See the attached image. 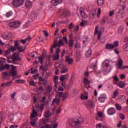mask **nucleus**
I'll list each match as a JSON object with an SVG mask.
<instances>
[{
    "instance_id": "f257e3e1",
    "label": "nucleus",
    "mask_w": 128,
    "mask_h": 128,
    "mask_svg": "<svg viewBox=\"0 0 128 128\" xmlns=\"http://www.w3.org/2000/svg\"><path fill=\"white\" fill-rule=\"evenodd\" d=\"M69 124L72 128H78L80 124H84V118L81 117L78 120H70Z\"/></svg>"
},
{
    "instance_id": "f03ea898",
    "label": "nucleus",
    "mask_w": 128,
    "mask_h": 128,
    "mask_svg": "<svg viewBox=\"0 0 128 128\" xmlns=\"http://www.w3.org/2000/svg\"><path fill=\"white\" fill-rule=\"evenodd\" d=\"M12 4L14 8H20L24 4V0H14Z\"/></svg>"
},
{
    "instance_id": "7ed1b4c3",
    "label": "nucleus",
    "mask_w": 128,
    "mask_h": 128,
    "mask_svg": "<svg viewBox=\"0 0 128 128\" xmlns=\"http://www.w3.org/2000/svg\"><path fill=\"white\" fill-rule=\"evenodd\" d=\"M22 26V23L18 21H15L9 23V26L11 28H18Z\"/></svg>"
},
{
    "instance_id": "20e7f679",
    "label": "nucleus",
    "mask_w": 128,
    "mask_h": 128,
    "mask_svg": "<svg viewBox=\"0 0 128 128\" xmlns=\"http://www.w3.org/2000/svg\"><path fill=\"white\" fill-rule=\"evenodd\" d=\"M58 94L56 95V96H58V98H62V102H64L68 98V92H66L65 93L57 92Z\"/></svg>"
},
{
    "instance_id": "39448f33",
    "label": "nucleus",
    "mask_w": 128,
    "mask_h": 128,
    "mask_svg": "<svg viewBox=\"0 0 128 128\" xmlns=\"http://www.w3.org/2000/svg\"><path fill=\"white\" fill-rule=\"evenodd\" d=\"M38 18V14L36 12H32L29 16V20H30L31 22H34Z\"/></svg>"
},
{
    "instance_id": "423d86ee",
    "label": "nucleus",
    "mask_w": 128,
    "mask_h": 128,
    "mask_svg": "<svg viewBox=\"0 0 128 128\" xmlns=\"http://www.w3.org/2000/svg\"><path fill=\"white\" fill-rule=\"evenodd\" d=\"M12 68V70H10V76H18V72H16V66H14L13 65L11 66Z\"/></svg>"
},
{
    "instance_id": "0eeeda50",
    "label": "nucleus",
    "mask_w": 128,
    "mask_h": 128,
    "mask_svg": "<svg viewBox=\"0 0 128 128\" xmlns=\"http://www.w3.org/2000/svg\"><path fill=\"white\" fill-rule=\"evenodd\" d=\"M10 64H6L4 66L2 64V61H0V72H3L5 70H9L10 69Z\"/></svg>"
},
{
    "instance_id": "6e6552de",
    "label": "nucleus",
    "mask_w": 128,
    "mask_h": 128,
    "mask_svg": "<svg viewBox=\"0 0 128 128\" xmlns=\"http://www.w3.org/2000/svg\"><path fill=\"white\" fill-rule=\"evenodd\" d=\"M60 4H62V0H52L51 1L52 6H58Z\"/></svg>"
},
{
    "instance_id": "1a4fd4ad",
    "label": "nucleus",
    "mask_w": 128,
    "mask_h": 128,
    "mask_svg": "<svg viewBox=\"0 0 128 128\" xmlns=\"http://www.w3.org/2000/svg\"><path fill=\"white\" fill-rule=\"evenodd\" d=\"M12 60L14 62H16V60L20 62L22 58L20 57V53H15L13 56H12Z\"/></svg>"
},
{
    "instance_id": "9d476101",
    "label": "nucleus",
    "mask_w": 128,
    "mask_h": 128,
    "mask_svg": "<svg viewBox=\"0 0 128 128\" xmlns=\"http://www.w3.org/2000/svg\"><path fill=\"white\" fill-rule=\"evenodd\" d=\"M116 66H118V70H120L124 66V61L121 58H120L118 60L117 63L116 64Z\"/></svg>"
},
{
    "instance_id": "9b49d317",
    "label": "nucleus",
    "mask_w": 128,
    "mask_h": 128,
    "mask_svg": "<svg viewBox=\"0 0 128 128\" xmlns=\"http://www.w3.org/2000/svg\"><path fill=\"white\" fill-rule=\"evenodd\" d=\"M50 66V62H48L44 66H40V70H42L43 72H46L48 70V66Z\"/></svg>"
},
{
    "instance_id": "f8f14e48",
    "label": "nucleus",
    "mask_w": 128,
    "mask_h": 128,
    "mask_svg": "<svg viewBox=\"0 0 128 128\" xmlns=\"http://www.w3.org/2000/svg\"><path fill=\"white\" fill-rule=\"evenodd\" d=\"M58 38H56L54 40V42L55 44H57V46L58 48H60V46H64V40H60L59 43H58Z\"/></svg>"
},
{
    "instance_id": "ddd939ff",
    "label": "nucleus",
    "mask_w": 128,
    "mask_h": 128,
    "mask_svg": "<svg viewBox=\"0 0 128 128\" xmlns=\"http://www.w3.org/2000/svg\"><path fill=\"white\" fill-rule=\"evenodd\" d=\"M126 5H120L119 8L120 10L118 12V14H124V13L126 12Z\"/></svg>"
},
{
    "instance_id": "4468645a",
    "label": "nucleus",
    "mask_w": 128,
    "mask_h": 128,
    "mask_svg": "<svg viewBox=\"0 0 128 128\" xmlns=\"http://www.w3.org/2000/svg\"><path fill=\"white\" fill-rule=\"evenodd\" d=\"M68 78H70V74H66V75L61 76L60 80L62 82H66L68 80Z\"/></svg>"
},
{
    "instance_id": "2eb2a0df",
    "label": "nucleus",
    "mask_w": 128,
    "mask_h": 128,
    "mask_svg": "<svg viewBox=\"0 0 128 128\" xmlns=\"http://www.w3.org/2000/svg\"><path fill=\"white\" fill-rule=\"evenodd\" d=\"M94 106H96V105L94 104V102L92 100H89L88 102L87 108L90 110L92 108H94Z\"/></svg>"
},
{
    "instance_id": "dca6fc26",
    "label": "nucleus",
    "mask_w": 128,
    "mask_h": 128,
    "mask_svg": "<svg viewBox=\"0 0 128 128\" xmlns=\"http://www.w3.org/2000/svg\"><path fill=\"white\" fill-rule=\"evenodd\" d=\"M98 28H100V26H97L96 28L95 34H98V40H100V36H102V31H100L98 32Z\"/></svg>"
},
{
    "instance_id": "f3484780",
    "label": "nucleus",
    "mask_w": 128,
    "mask_h": 128,
    "mask_svg": "<svg viewBox=\"0 0 128 128\" xmlns=\"http://www.w3.org/2000/svg\"><path fill=\"white\" fill-rule=\"evenodd\" d=\"M80 14L83 18H88V14L84 12V9L82 8H80Z\"/></svg>"
},
{
    "instance_id": "a211bd4d",
    "label": "nucleus",
    "mask_w": 128,
    "mask_h": 128,
    "mask_svg": "<svg viewBox=\"0 0 128 128\" xmlns=\"http://www.w3.org/2000/svg\"><path fill=\"white\" fill-rule=\"evenodd\" d=\"M66 62L67 64L72 65L74 64V59L72 58H70V56H66Z\"/></svg>"
},
{
    "instance_id": "6ab92c4d",
    "label": "nucleus",
    "mask_w": 128,
    "mask_h": 128,
    "mask_svg": "<svg viewBox=\"0 0 128 128\" xmlns=\"http://www.w3.org/2000/svg\"><path fill=\"white\" fill-rule=\"evenodd\" d=\"M60 49L58 48L56 51V56H54V60H58L60 58Z\"/></svg>"
},
{
    "instance_id": "aec40b11",
    "label": "nucleus",
    "mask_w": 128,
    "mask_h": 128,
    "mask_svg": "<svg viewBox=\"0 0 128 128\" xmlns=\"http://www.w3.org/2000/svg\"><path fill=\"white\" fill-rule=\"evenodd\" d=\"M116 112V109H114V108H110L108 110V114L109 116H113V114H114Z\"/></svg>"
},
{
    "instance_id": "412c9836",
    "label": "nucleus",
    "mask_w": 128,
    "mask_h": 128,
    "mask_svg": "<svg viewBox=\"0 0 128 128\" xmlns=\"http://www.w3.org/2000/svg\"><path fill=\"white\" fill-rule=\"evenodd\" d=\"M106 95L105 94H102L100 95L98 100L100 102L104 103V101L106 100Z\"/></svg>"
},
{
    "instance_id": "4be33fe9",
    "label": "nucleus",
    "mask_w": 128,
    "mask_h": 128,
    "mask_svg": "<svg viewBox=\"0 0 128 128\" xmlns=\"http://www.w3.org/2000/svg\"><path fill=\"white\" fill-rule=\"evenodd\" d=\"M115 84L118 86V88H124V86H126V84H124V83L122 82H115Z\"/></svg>"
},
{
    "instance_id": "5701e85b",
    "label": "nucleus",
    "mask_w": 128,
    "mask_h": 128,
    "mask_svg": "<svg viewBox=\"0 0 128 128\" xmlns=\"http://www.w3.org/2000/svg\"><path fill=\"white\" fill-rule=\"evenodd\" d=\"M45 90L48 94H50L52 92V87L50 85H49L48 86H45Z\"/></svg>"
},
{
    "instance_id": "b1692460",
    "label": "nucleus",
    "mask_w": 128,
    "mask_h": 128,
    "mask_svg": "<svg viewBox=\"0 0 128 128\" xmlns=\"http://www.w3.org/2000/svg\"><path fill=\"white\" fill-rule=\"evenodd\" d=\"M26 8H30L32 6V2L30 0H26Z\"/></svg>"
},
{
    "instance_id": "393cba45",
    "label": "nucleus",
    "mask_w": 128,
    "mask_h": 128,
    "mask_svg": "<svg viewBox=\"0 0 128 128\" xmlns=\"http://www.w3.org/2000/svg\"><path fill=\"white\" fill-rule=\"evenodd\" d=\"M92 55V50H88L86 54V58H90Z\"/></svg>"
},
{
    "instance_id": "a878e982",
    "label": "nucleus",
    "mask_w": 128,
    "mask_h": 128,
    "mask_svg": "<svg viewBox=\"0 0 128 128\" xmlns=\"http://www.w3.org/2000/svg\"><path fill=\"white\" fill-rule=\"evenodd\" d=\"M60 100L58 99V98H55L53 100V101L52 102V106H54V104H60Z\"/></svg>"
},
{
    "instance_id": "bb28decb",
    "label": "nucleus",
    "mask_w": 128,
    "mask_h": 128,
    "mask_svg": "<svg viewBox=\"0 0 128 128\" xmlns=\"http://www.w3.org/2000/svg\"><path fill=\"white\" fill-rule=\"evenodd\" d=\"M114 49V45L112 44H107L106 45V50H112Z\"/></svg>"
},
{
    "instance_id": "cd10ccee",
    "label": "nucleus",
    "mask_w": 128,
    "mask_h": 128,
    "mask_svg": "<svg viewBox=\"0 0 128 128\" xmlns=\"http://www.w3.org/2000/svg\"><path fill=\"white\" fill-rule=\"evenodd\" d=\"M124 30V28L122 26H120L118 29V34H122Z\"/></svg>"
},
{
    "instance_id": "c85d7f7f",
    "label": "nucleus",
    "mask_w": 128,
    "mask_h": 128,
    "mask_svg": "<svg viewBox=\"0 0 128 128\" xmlns=\"http://www.w3.org/2000/svg\"><path fill=\"white\" fill-rule=\"evenodd\" d=\"M96 11L95 10H92L90 13V18H96Z\"/></svg>"
},
{
    "instance_id": "c756f323",
    "label": "nucleus",
    "mask_w": 128,
    "mask_h": 128,
    "mask_svg": "<svg viewBox=\"0 0 128 128\" xmlns=\"http://www.w3.org/2000/svg\"><path fill=\"white\" fill-rule=\"evenodd\" d=\"M62 16H64V18H66V16H70V12L66 10H63Z\"/></svg>"
},
{
    "instance_id": "7c9ffc66",
    "label": "nucleus",
    "mask_w": 128,
    "mask_h": 128,
    "mask_svg": "<svg viewBox=\"0 0 128 128\" xmlns=\"http://www.w3.org/2000/svg\"><path fill=\"white\" fill-rule=\"evenodd\" d=\"M81 56H82V54H80V51L76 52V58L78 60V62H80V60Z\"/></svg>"
},
{
    "instance_id": "2f4dec72",
    "label": "nucleus",
    "mask_w": 128,
    "mask_h": 128,
    "mask_svg": "<svg viewBox=\"0 0 128 128\" xmlns=\"http://www.w3.org/2000/svg\"><path fill=\"white\" fill-rule=\"evenodd\" d=\"M98 6H102L104 4V0H98Z\"/></svg>"
},
{
    "instance_id": "473e14b6",
    "label": "nucleus",
    "mask_w": 128,
    "mask_h": 128,
    "mask_svg": "<svg viewBox=\"0 0 128 128\" xmlns=\"http://www.w3.org/2000/svg\"><path fill=\"white\" fill-rule=\"evenodd\" d=\"M52 112L50 111H48L45 113L44 116L46 118H50L52 116Z\"/></svg>"
},
{
    "instance_id": "72a5a7b5",
    "label": "nucleus",
    "mask_w": 128,
    "mask_h": 128,
    "mask_svg": "<svg viewBox=\"0 0 128 128\" xmlns=\"http://www.w3.org/2000/svg\"><path fill=\"white\" fill-rule=\"evenodd\" d=\"M126 98V96L124 95L119 96L118 100H120V102H122V100H124Z\"/></svg>"
},
{
    "instance_id": "f704fd0d",
    "label": "nucleus",
    "mask_w": 128,
    "mask_h": 128,
    "mask_svg": "<svg viewBox=\"0 0 128 128\" xmlns=\"http://www.w3.org/2000/svg\"><path fill=\"white\" fill-rule=\"evenodd\" d=\"M36 108H40V110L42 112H44V104H42L40 106H36Z\"/></svg>"
},
{
    "instance_id": "c9c22d12",
    "label": "nucleus",
    "mask_w": 128,
    "mask_h": 128,
    "mask_svg": "<svg viewBox=\"0 0 128 128\" xmlns=\"http://www.w3.org/2000/svg\"><path fill=\"white\" fill-rule=\"evenodd\" d=\"M5 56H6L8 58H10V56H10V51L8 50H7L5 52Z\"/></svg>"
},
{
    "instance_id": "e433bc0d",
    "label": "nucleus",
    "mask_w": 128,
    "mask_h": 128,
    "mask_svg": "<svg viewBox=\"0 0 128 128\" xmlns=\"http://www.w3.org/2000/svg\"><path fill=\"white\" fill-rule=\"evenodd\" d=\"M2 76H3L4 78V79L6 78V76H10V74H8V72H4Z\"/></svg>"
},
{
    "instance_id": "4c0bfd02",
    "label": "nucleus",
    "mask_w": 128,
    "mask_h": 128,
    "mask_svg": "<svg viewBox=\"0 0 128 128\" xmlns=\"http://www.w3.org/2000/svg\"><path fill=\"white\" fill-rule=\"evenodd\" d=\"M14 14V13H12V12H9L6 14V18H12Z\"/></svg>"
},
{
    "instance_id": "58836bf2",
    "label": "nucleus",
    "mask_w": 128,
    "mask_h": 128,
    "mask_svg": "<svg viewBox=\"0 0 128 128\" xmlns=\"http://www.w3.org/2000/svg\"><path fill=\"white\" fill-rule=\"evenodd\" d=\"M36 116H38V113H36V110H34L31 115V118H36Z\"/></svg>"
},
{
    "instance_id": "ea45409f",
    "label": "nucleus",
    "mask_w": 128,
    "mask_h": 128,
    "mask_svg": "<svg viewBox=\"0 0 128 128\" xmlns=\"http://www.w3.org/2000/svg\"><path fill=\"white\" fill-rule=\"evenodd\" d=\"M36 56H38V52H33L31 53L29 56H30V58H36Z\"/></svg>"
},
{
    "instance_id": "a19ab883",
    "label": "nucleus",
    "mask_w": 128,
    "mask_h": 128,
    "mask_svg": "<svg viewBox=\"0 0 128 128\" xmlns=\"http://www.w3.org/2000/svg\"><path fill=\"white\" fill-rule=\"evenodd\" d=\"M123 50L126 52H128V44H125L123 47Z\"/></svg>"
},
{
    "instance_id": "79ce46f5",
    "label": "nucleus",
    "mask_w": 128,
    "mask_h": 128,
    "mask_svg": "<svg viewBox=\"0 0 128 128\" xmlns=\"http://www.w3.org/2000/svg\"><path fill=\"white\" fill-rule=\"evenodd\" d=\"M74 41L72 40H70L69 42V46L70 48H72L74 46Z\"/></svg>"
},
{
    "instance_id": "37998d69",
    "label": "nucleus",
    "mask_w": 128,
    "mask_h": 128,
    "mask_svg": "<svg viewBox=\"0 0 128 128\" xmlns=\"http://www.w3.org/2000/svg\"><path fill=\"white\" fill-rule=\"evenodd\" d=\"M96 128H108L106 127V126H102V124H100L96 125Z\"/></svg>"
},
{
    "instance_id": "c03bdc74",
    "label": "nucleus",
    "mask_w": 128,
    "mask_h": 128,
    "mask_svg": "<svg viewBox=\"0 0 128 128\" xmlns=\"http://www.w3.org/2000/svg\"><path fill=\"white\" fill-rule=\"evenodd\" d=\"M120 44V42H118V41H116L114 42V44H112L114 48H118Z\"/></svg>"
},
{
    "instance_id": "a18cd8bd",
    "label": "nucleus",
    "mask_w": 128,
    "mask_h": 128,
    "mask_svg": "<svg viewBox=\"0 0 128 128\" xmlns=\"http://www.w3.org/2000/svg\"><path fill=\"white\" fill-rule=\"evenodd\" d=\"M84 84L86 86H88V84H90V82L88 81V78H84Z\"/></svg>"
},
{
    "instance_id": "49530a36",
    "label": "nucleus",
    "mask_w": 128,
    "mask_h": 128,
    "mask_svg": "<svg viewBox=\"0 0 128 128\" xmlns=\"http://www.w3.org/2000/svg\"><path fill=\"white\" fill-rule=\"evenodd\" d=\"M116 106L118 110H122V106L118 104H116Z\"/></svg>"
},
{
    "instance_id": "de8ad7c7",
    "label": "nucleus",
    "mask_w": 128,
    "mask_h": 128,
    "mask_svg": "<svg viewBox=\"0 0 128 128\" xmlns=\"http://www.w3.org/2000/svg\"><path fill=\"white\" fill-rule=\"evenodd\" d=\"M68 72V68L62 69V70H61V74H66Z\"/></svg>"
},
{
    "instance_id": "09e8293b",
    "label": "nucleus",
    "mask_w": 128,
    "mask_h": 128,
    "mask_svg": "<svg viewBox=\"0 0 128 128\" xmlns=\"http://www.w3.org/2000/svg\"><path fill=\"white\" fill-rule=\"evenodd\" d=\"M118 96V91L116 90L113 95V98H116V96Z\"/></svg>"
},
{
    "instance_id": "8fccbe9b",
    "label": "nucleus",
    "mask_w": 128,
    "mask_h": 128,
    "mask_svg": "<svg viewBox=\"0 0 128 128\" xmlns=\"http://www.w3.org/2000/svg\"><path fill=\"white\" fill-rule=\"evenodd\" d=\"M126 0H120V6H126Z\"/></svg>"
},
{
    "instance_id": "3c124183",
    "label": "nucleus",
    "mask_w": 128,
    "mask_h": 128,
    "mask_svg": "<svg viewBox=\"0 0 128 128\" xmlns=\"http://www.w3.org/2000/svg\"><path fill=\"white\" fill-rule=\"evenodd\" d=\"M10 52H16V48L14 46H12L10 47V48L9 49Z\"/></svg>"
},
{
    "instance_id": "603ef678",
    "label": "nucleus",
    "mask_w": 128,
    "mask_h": 128,
    "mask_svg": "<svg viewBox=\"0 0 128 128\" xmlns=\"http://www.w3.org/2000/svg\"><path fill=\"white\" fill-rule=\"evenodd\" d=\"M82 100H88V96H84V94L82 95L81 96Z\"/></svg>"
},
{
    "instance_id": "864d4df0",
    "label": "nucleus",
    "mask_w": 128,
    "mask_h": 128,
    "mask_svg": "<svg viewBox=\"0 0 128 128\" xmlns=\"http://www.w3.org/2000/svg\"><path fill=\"white\" fill-rule=\"evenodd\" d=\"M51 74H52V73H50V72H46V75L45 76V78H50V76Z\"/></svg>"
},
{
    "instance_id": "5fc2aeb1",
    "label": "nucleus",
    "mask_w": 128,
    "mask_h": 128,
    "mask_svg": "<svg viewBox=\"0 0 128 128\" xmlns=\"http://www.w3.org/2000/svg\"><path fill=\"white\" fill-rule=\"evenodd\" d=\"M59 68H61V70H64L66 68V66H64V64H59Z\"/></svg>"
},
{
    "instance_id": "6e6d98bb",
    "label": "nucleus",
    "mask_w": 128,
    "mask_h": 128,
    "mask_svg": "<svg viewBox=\"0 0 128 128\" xmlns=\"http://www.w3.org/2000/svg\"><path fill=\"white\" fill-rule=\"evenodd\" d=\"M36 120H32L31 121V126H36Z\"/></svg>"
},
{
    "instance_id": "4d7b16f0",
    "label": "nucleus",
    "mask_w": 128,
    "mask_h": 128,
    "mask_svg": "<svg viewBox=\"0 0 128 128\" xmlns=\"http://www.w3.org/2000/svg\"><path fill=\"white\" fill-rule=\"evenodd\" d=\"M14 46L16 48V50H18V48H20V44H18V41H16Z\"/></svg>"
},
{
    "instance_id": "13d9d810",
    "label": "nucleus",
    "mask_w": 128,
    "mask_h": 128,
    "mask_svg": "<svg viewBox=\"0 0 128 128\" xmlns=\"http://www.w3.org/2000/svg\"><path fill=\"white\" fill-rule=\"evenodd\" d=\"M16 82H17V84H24V82H26V80H17L16 81Z\"/></svg>"
},
{
    "instance_id": "bf43d9fd",
    "label": "nucleus",
    "mask_w": 128,
    "mask_h": 128,
    "mask_svg": "<svg viewBox=\"0 0 128 128\" xmlns=\"http://www.w3.org/2000/svg\"><path fill=\"white\" fill-rule=\"evenodd\" d=\"M17 50H18L19 52H24V50L22 48L19 47L18 48Z\"/></svg>"
},
{
    "instance_id": "052dcab7",
    "label": "nucleus",
    "mask_w": 128,
    "mask_h": 128,
    "mask_svg": "<svg viewBox=\"0 0 128 128\" xmlns=\"http://www.w3.org/2000/svg\"><path fill=\"white\" fill-rule=\"evenodd\" d=\"M30 86H36V82L34 81H31L29 82Z\"/></svg>"
},
{
    "instance_id": "680f3d73",
    "label": "nucleus",
    "mask_w": 128,
    "mask_h": 128,
    "mask_svg": "<svg viewBox=\"0 0 128 128\" xmlns=\"http://www.w3.org/2000/svg\"><path fill=\"white\" fill-rule=\"evenodd\" d=\"M106 24V19H104V18H103V20H102L100 22V24H101L102 26H104V24Z\"/></svg>"
},
{
    "instance_id": "e2e57ef3",
    "label": "nucleus",
    "mask_w": 128,
    "mask_h": 128,
    "mask_svg": "<svg viewBox=\"0 0 128 128\" xmlns=\"http://www.w3.org/2000/svg\"><path fill=\"white\" fill-rule=\"evenodd\" d=\"M120 118L122 120H126V116L122 114H120Z\"/></svg>"
},
{
    "instance_id": "0e129e2a",
    "label": "nucleus",
    "mask_w": 128,
    "mask_h": 128,
    "mask_svg": "<svg viewBox=\"0 0 128 128\" xmlns=\"http://www.w3.org/2000/svg\"><path fill=\"white\" fill-rule=\"evenodd\" d=\"M38 58L40 64H42V62H44V58H42V56H40V58Z\"/></svg>"
},
{
    "instance_id": "69168bd1",
    "label": "nucleus",
    "mask_w": 128,
    "mask_h": 128,
    "mask_svg": "<svg viewBox=\"0 0 128 128\" xmlns=\"http://www.w3.org/2000/svg\"><path fill=\"white\" fill-rule=\"evenodd\" d=\"M41 128H52V125L46 124L45 126H42Z\"/></svg>"
},
{
    "instance_id": "338daca9",
    "label": "nucleus",
    "mask_w": 128,
    "mask_h": 128,
    "mask_svg": "<svg viewBox=\"0 0 128 128\" xmlns=\"http://www.w3.org/2000/svg\"><path fill=\"white\" fill-rule=\"evenodd\" d=\"M2 88H6L8 87V84L6 83H3L1 85Z\"/></svg>"
},
{
    "instance_id": "774afa93",
    "label": "nucleus",
    "mask_w": 128,
    "mask_h": 128,
    "mask_svg": "<svg viewBox=\"0 0 128 128\" xmlns=\"http://www.w3.org/2000/svg\"><path fill=\"white\" fill-rule=\"evenodd\" d=\"M54 82H58V76H54Z\"/></svg>"
}]
</instances>
